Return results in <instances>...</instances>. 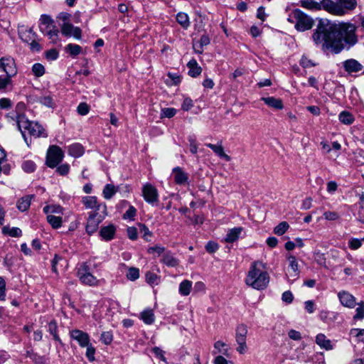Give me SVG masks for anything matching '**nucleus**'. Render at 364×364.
<instances>
[{"instance_id":"obj_5","label":"nucleus","mask_w":364,"mask_h":364,"mask_svg":"<svg viewBox=\"0 0 364 364\" xmlns=\"http://www.w3.org/2000/svg\"><path fill=\"white\" fill-rule=\"evenodd\" d=\"M356 0H328V13L338 16L346 15L355 9Z\"/></svg>"},{"instance_id":"obj_46","label":"nucleus","mask_w":364,"mask_h":364,"mask_svg":"<svg viewBox=\"0 0 364 364\" xmlns=\"http://www.w3.org/2000/svg\"><path fill=\"white\" fill-rule=\"evenodd\" d=\"M139 228V232L142 234V237L144 240L149 242L151 241V238L152 237V232L149 230V228L142 223H139L138 225Z\"/></svg>"},{"instance_id":"obj_21","label":"nucleus","mask_w":364,"mask_h":364,"mask_svg":"<svg viewBox=\"0 0 364 364\" xmlns=\"http://www.w3.org/2000/svg\"><path fill=\"white\" fill-rule=\"evenodd\" d=\"M116 230V226L113 224H109L101 228L100 235L103 240L109 241L114 238Z\"/></svg>"},{"instance_id":"obj_25","label":"nucleus","mask_w":364,"mask_h":364,"mask_svg":"<svg viewBox=\"0 0 364 364\" xmlns=\"http://www.w3.org/2000/svg\"><path fill=\"white\" fill-rule=\"evenodd\" d=\"M64 208L57 204H49L44 206L43 211L48 215H62L63 214Z\"/></svg>"},{"instance_id":"obj_55","label":"nucleus","mask_w":364,"mask_h":364,"mask_svg":"<svg viewBox=\"0 0 364 364\" xmlns=\"http://www.w3.org/2000/svg\"><path fill=\"white\" fill-rule=\"evenodd\" d=\"M168 77L170 80V82L166 80V83L169 85H176L181 82V77L176 73H168Z\"/></svg>"},{"instance_id":"obj_22","label":"nucleus","mask_w":364,"mask_h":364,"mask_svg":"<svg viewBox=\"0 0 364 364\" xmlns=\"http://www.w3.org/2000/svg\"><path fill=\"white\" fill-rule=\"evenodd\" d=\"M265 105L274 109L281 110L284 108L283 101L274 97H263L261 98Z\"/></svg>"},{"instance_id":"obj_50","label":"nucleus","mask_w":364,"mask_h":364,"mask_svg":"<svg viewBox=\"0 0 364 364\" xmlns=\"http://www.w3.org/2000/svg\"><path fill=\"white\" fill-rule=\"evenodd\" d=\"M58 326L57 323L54 321H50L48 323V331L53 335V338L57 341H60V339L58 335Z\"/></svg>"},{"instance_id":"obj_13","label":"nucleus","mask_w":364,"mask_h":364,"mask_svg":"<svg viewBox=\"0 0 364 364\" xmlns=\"http://www.w3.org/2000/svg\"><path fill=\"white\" fill-rule=\"evenodd\" d=\"M0 70L4 71L9 77L17 73V68L13 58L6 56L0 59Z\"/></svg>"},{"instance_id":"obj_31","label":"nucleus","mask_w":364,"mask_h":364,"mask_svg":"<svg viewBox=\"0 0 364 364\" xmlns=\"http://www.w3.org/2000/svg\"><path fill=\"white\" fill-rule=\"evenodd\" d=\"M33 196H26L20 198L17 202V208L20 211L27 210L30 205Z\"/></svg>"},{"instance_id":"obj_64","label":"nucleus","mask_w":364,"mask_h":364,"mask_svg":"<svg viewBox=\"0 0 364 364\" xmlns=\"http://www.w3.org/2000/svg\"><path fill=\"white\" fill-rule=\"evenodd\" d=\"M193 107V100L188 97H186L184 98L183 102L181 105V109L184 111H188Z\"/></svg>"},{"instance_id":"obj_24","label":"nucleus","mask_w":364,"mask_h":364,"mask_svg":"<svg viewBox=\"0 0 364 364\" xmlns=\"http://www.w3.org/2000/svg\"><path fill=\"white\" fill-rule=\"evenodd\" d=\"M223 354L227 357H230V348L227 343L222 341H218L214 343V350L213 355Z\"/></svg>"},{"instance_id":"obj_40","label":"nucleus","mask_w":364,"mask_h":364,"mask_svg":"<svg viewBox=\"0 0 364 364\" xmlns=\"http://www.w3.org/2000/svg\"><path fill=\"white\" fill-rule=\"evenodd\" d=\"M65 50L71 56L75 57L81 53L82 48L79 45L69 43L65 46Z\"/></svg>"},{"instance_id":"obj_59","label":"nucleus","mask_w":364,"mask_h":364,"mask_svg":"<svg viewBox=\"0 0 364 364\" xmlns=\"http://www.w3.org/2000/svg\"><path fill=\"white\" fill-rule=\"evenodd\" d=\"M323 218L327 220L334 221L338 220L340 218V215L335 211H326L323 213Z\"/></svg>"},{"instance_id":"obj_45","label":"nucleus","mask_w":364,"mask_h":364,"mask_svg":"<svg viewBox=\"0 0 364 364\" xmlns=\"http://www.w3.org/2000/svg\"><path fill=\"white\" fill-rule=\"evenodd\" d=\"M32 73L36 77H42L46 72L45 67L41 63H34L32 66Z\"/></svg>"},{"instance_id":"obj_34","label":"nucleus","mask_w":364,"mask_h":364,"mask_svg":"<svg viewBox=\"0 0 364 364\" xmlns=\"http://www.w3.org/2000/svg\"><path fill=\"white\" fill-rule=\"evenodd\" d=\"M18 35L21 39L28 43L32 40L33 34L31 28H28L25 26H21L18 28Z\"/></svg>"},{"instance_id":"obj_58","label":"nucleus","mask_w":364,"mask_h":364,"mask_svg":"<svg viewBox=\"0 0 364 364\" xmlns=\"http://www.w3.org/2000/svg\"><path fill=\"white\" fill-rule=\"evenodd\" d=\"M165 249L164 247L161 245H156L154 247H150L148 248L147 252L151 255H154L155 256H159L161 253L164 252Z\"/></svg>"},{"instance_id":"obj_38","label":"nucleus","mask_w":364,"mask_h":364,"mask_svg":"<svg viewBox=\"0 0 364 364\" xmlns=\"http://www.w3.org/2000/svg\"><path fill=\"white\" fill-rule=\"evenodd\" d=\"M141 319L148 325L153 323L154 321V314L151 309L144 310L141 313Z\"/></svg>"},{"instance_id":"obj_15","label":"nucleus","mask_w":364,"mask_h":364,"mask_svg":"<svg viewBox=\"0 0 364 364\" xmlns=\"http://www.w3.org/2000/svg\"><path fill=\"white\" fill-rule=\"evenodd\" d=\"M142 194L144 200L149 203L158 201V191L156 188L150 183H146L143 186Z\"/></svg>"},{"instance_id":"obj_47","label":"nucleus","mask_w":364,"mask_h":364,"mask_svg":"<svg viewBox=\"0 0 364 364\" xmlns=\"http://www.w3.org/2000/svg\"><path fill=\"white\" fill-rule=\"evenodd\" d=\"M289 225L287 222H282L277 225L274 229V232L277 235H283L289 229Z\"/></svg>"},{"instance_id":"obj_11","label":"nucleus","mask_w":364,"mask_h":364,"mask_svg":"<svg viewBox=\"0 0 364 364\" xmlns=\"http://www.w3.org/2000/svg\"><path fill=\"white\" fill-rule=\"evenodd\" d=\"M287 260L288 266L287 267L286 275L289 279L292 278V280L297 279L300 274L299 262L296 257L292 255H287Z\"/></svg>"},{"instance_id":"obj_39","label":"nucleus","mask_w":364,"mask_h":364,"mask_svg":"<svg viewBox=\"0 0 364 364\" xmlns=\"http://www.w3.org/2000/svg\"><path fill=\"white\" fill-rule=\"evenodd\" d=\"M162 262L168 267H176L178 264V259L171 252L164 255Z\"/></svg>"},{"instance_id":"obj_19","label":"nucleus","mask_w":364,"mask_h":364,"mask_svg":"<svg viewBox=\"0 0 364 364\" xmlns=\"http://www.w3.org/2000/svg\"><path fill=\"white\" fill-rule=\"evenodd\" d=\"M55 26V25L54 23V21L51 18L50 16L46 14L41 15L40 18L39 27L43 33H48L51 29H53Z\"/></svg>"},{"instance_id":"obj_14","label":"nucleus","mask_w":364,"mask_h":364,"mask_svg":"<svg viewBox=\"0 0 364 364\" xmlns=\"http://www.w3.org/2000/svg\"><path fill=\"white\" fill-rule=\"evenodd\" d=\"M60 31L62 34L67 37L73 36L76 39H80L82 36L81 29L68 22H64L60 26Z\"/></svg>"},{"instance_id":"obj_7","label":"nucleus","mask_w":364,"mask_h":364,"mask_svg":"<svg viewBox=\"0 0 364 364\" xmlns=\"http://www.w3.org/2000/svg\"><path fill=\"white\" fill-rule=\"evenodd\" d=\"M82 203L85 209L92 210V213H97L102 210L105 215H107L105 203H100L96 196H84L82 198Z\"/></svg>"},{"instance_id":"obj_53","label":"nucleus","mask_w":364,"mask_h":364,"mask_svg":"<svg viewBox=\"0 0 364 364\" xmlns=\"http://www.w3.org/2000/svg\"><path fill=\"white\" fill-rule=\"evenodd\" d=\"M358 306L355 309V314L353 316L354 320H362L364 318V303L358 304Z\"/></svg>"},{"instance_id":"obj_23","label":"nucleus","mask_w":364,"mask_h":364,"mask_svg":"<svg viewBox=\"0 0 364 364\" xmlns=\"http://www.w3.org/2000/svg\"><path fill=\"white\" fill-rule=\"evenodd\" d=\"M243 231V228L242 227H236L232 229H230L225 237L223 239V242L228 243H232L238 240L240 234Z\"/></svg>"},{"instance_id":"obj_8","label":"nucleus","mask_w":364,"mask_h":364,"mask_svg":"<svg viewBox=\"0 0 364 364\" xmlns=\"http://www.w3.org/2000/svg\"><path fill=\"white\" fill-rule=\"evenodd\" d=\"M299 5L310 11L316 12L323 10L328 13V0H321L320 1L315 0H300Z\"/></svg>"},{"instance_id":"obj_27","label":"nucleus","mask_w":364,"mask_h":364,"mask_svg":"<svg viewBox=\"0 0 364 364\" xmlns=\"http://www.w3.org/2000/svg\"><path fill=\"white\" fill-rule=\"evenodd\" d=\"M11 166L7 162L6 154L4 149L0 146V173L2 172L6 175L9 174Z\"/></svg>"},{"instance_id":"obj_37","label":"nucleus","mask_w":364,"mask_h":364,"mask_svg":"<svg viewBox=\"0 0 364 364\" xmlns=\"http://www.w3.org/2000/svg\"><path fill=\"white\" fill-rule=\"evenodd\" d=\"M2 232L5 235H9L13 237H19L22 235V231L20 228L16 227L4 226L2 229Z\"/></svg>"},{"instance_id":"obj_48","label":"nucleus","mask_w":364,"mask_h":364,"mask_svg":"<svg viewBox=\"0 0 364 364\" xmlns=\"http://www.w3.org/2000/svg\"><path fill=\"white\" fill-rule=\"evenodd\" d=\"M363 242L364 237L361 239L350 238L348 241V247H350V249L355 250L359 249L362 246Z\"/></svg>"},{"instance_id":"obj_43","label":"nucleus","mask_w":364,"mask_h":364,"mask_svg":"<svg viewBox=\"0 0 364 364\" xmlns=\"http://www.w3.org/2000/svg\"><path fill=\"white\" fill-rule=\"evenodd\" d=\"M339 120L344 124H351L354 122L353 116L348 112L343 111L339 114Z\"/></svg>"},{"instance_id":"obj_61","label":"nucleus","mask_w":364,"mask_h":364,"mask_svg":"<svg viewBox=\"0 0 364 364\" xmlns=\"http://www.w3.org/2000/svg\"><path fill=\"white\" fill-rule=\"evenodd\" d=\"M58 29L56 27V26L53 28V29H51L50 31L46 33V36H48V38L53 42L56 43L58 41Z\"/></svg>"},{"instance_id":"obj_16","label":"nucleus","mask_w":364,"mask_h":364,"mask_svg":"<svg viewBox=\"0 0 364 364\" xmlns=\"http://www.w3.org/2000/svg\"><path fill=\"white\" fill-rule=\"evenodd\" d=\"M70 334L72 339L76 341L82 348L87 346L90 343L89 335L82 331L74 329L70 332Z\"/></svg>"},{"instance_id":"obj_2","label":"nucleus","mask_w":364,"mask_h":364,"mask_svg":"<svg viewBox=\"0 0 364 364\" xmlns=\"http://www.w3.org/2000/svg\"><path fill=\"white\" fill-rule=\"evenodd\" d=\"M263 268L262 262H254L245 278L246 284L257 290L264 289L269 282V277Z\"/></svg>"},{"instance_id":"obj_1","label":"nucleus","mask_w":364,"mask_h":364,"mask_svg":"<svg viewBox=\"0 0 364 364\" xmlns=\"http://www.w3.org/2000/svg\"><path fill=\"white\" fill-rule=\"evenodd\" d=\"M319 24L314 31L312 38L316 45H321L323 49L339 53L349 50L358 42L356 34L357 26L349 22H340L331 27Z\"/></svg>"},{"instance_id":"obj_49","label":"nucleus","mask_w":364,"mask_h":364,"mask_svg":"<svg viewBox=\"0 0 364 364\" xmlns=\"http://www.w3.org/2000/svg\"><path fill=\"white\" fill-rule=\"evenodd\" d=\"M139 277V270L136 267H129L127 273V278L130 281H135Z\"/></svg>"},{"instance_id":"obj_42","label":"nucleus","mask_w":364,"mask_h":364,"mask_svg":"<svg viewBox=\"0 0 364 364\" xmlns=\"http://www.w3.org/2000/svg\"><path fill=\"white\" fill-rule=\"evenodd\" d=\"M26 109V105L23 102H18L16 106V113H9L7 117H10L11 119L14 120L16 122V117L20 114L24 115L23 112Z\"/></svg>"},{"instance_id":"obj_44","label":"nucleus","mask_w":364,"mask_h":364,"mask_svg":"<svg viewBox=\"0 0 364 364\" xmlns=\"http://www.w3.org/2000/svg\"><path fill=\"white\" fill-rule=\"evenodd\" d=\"M145 277L146 282L151 286L158 285L160 283V277L151 272H146Z\"/></svg>"},{"instance_id":"obj_56","label":"nucleus","mask_w":364,"mask_h":364,"mask_svg":"<svg viewBox=\"0 0 364 364\" xmlns=\"http://www.w3.org/2000/svg\"><path fill=\"white\" fill-rule=\"evenodd\" d=\"M101 341L105 345H109L113 340V335L110 331H105L101 334Z\"/></svg>"},{"instance_id":"obj_4","label":"nucleus","mask_w":364,"mask_h":364,"mask_svg":"<svg viewBox=\"0 0 364 364\" xmlns=\"http://www.w3.org/2000/svg\"><path fill=\"white\" fill-rule=\"evenodd\" d=\"M287 21L295 23V28L300 32L310 30L314 25V20L299 9L293 10L289 14Z\"/></svg>"},{"instance_id":"obj_20","label":"nucleus","mask_w":364,"mask_h":364,"mask_svg":"<svg viewBox=\"0 0 364 364\" xmlns=\"http://www.w3.org/2000/svg\"><path fill=\"white\" fill-rule=\"evenodd\" d=\"M172 175L174 181L178 185H186L188 183V174L180 167H176L172 171Z\"/></svg>"},{"instance_id":"obj_41","label":"nucleus","mask_w":364,"mask_h":364,"mask_svg":"<svg viewBox=\"0 0 364 364\" xmlns=\"http://www.w3.org/2000/svg\"><path fill=\"white\" fill-rule=\"evenodd\" d=\"M117 192V190L114 187V186L112 184H107L102 191V196L103 197L109 200L112 198V196L115 194Z\"/></svg>"},{"instance_id":"obj_29","label":"nucleus","mask_w":364,"mask_h":364,"mask_svg":"<svg viewBox=\"0 0 364 364\" xmlns=\"http://www.w3.org/2000/svg\"><path fill=\"white\" fill-rule=\"evenodd\" d=\"M210 43V38L207 35H203L200 39L197 42H193V46L195 51L198 53H202L203 47Z\"/></svg>"},{"instance_id":"obj_26","label":"nucleus","mask_w":364,"mask_h":364,"mask_svg":"<svg viewBox=\"0 0 364 364\" xmlns=\"http://www.w3.org/2000/svg\"><path fill=\"white\" fill-rule=\"evenodd\" d=\"M316 343L321 348L330 350L333 348L331 341L328 339L323 333H318L316 337Z\"/></svg>"},{"instance_id":"obj_33","label":"nucleus","mask_w":364,"mask_h":364,"mask_svg":"<svg viewBox=\"0 0 364 364\" xmlns=\"http://www.w3.org/2000/svg\"><path fill=\"white\" fill-rule=\"evenodd\" d=\"M47 222L53 229H58L62 227L63 218L61 215H48L46 216Z\"/></svg>"},{"instance_id":"obj_30","label":"nucleus","mask_w":364,"mask_h":364,"mask_svg":"<svg viewBox=\"0 0 364 364\" xmlns=\"http://www.w3.org/2000/svg\"><path fill=\"white\" fill-rule=\"evenodd\" d=\"M206 146L210 148L219 157L224 159L226 161H230V157L225 153L222 145L207 144Z\"/></svg>"},{"instance_id":"obj_10","label":"nucleus","mask_w":364,"mask_h":364,"mask_svg":"<svg viewBox=\"0 0 364 364\" xmlns=\"http://www.w3.org/2000/svg\"><path fill=\"white\" fill-rule=\"evenodd\" d=\"M77 276L80 281L85 285L97 286L99 284V280L90 272L86 264H82L78 269Z\"/></svg>"},{"instance_id":"obj_62","label":"nucleus","mask_w":364,"mask_h":364,"mask_svg":"<svg viewBox=\"0 0 364 364\" xmlns=\"http://www.w3.org/2000/svg\"><path fill=\"white\" fill-rule=\"evenodd\" d=\"M86 350V357L88 358L90 361L95 360V348L90 344V343L85 346Z\"/></svg>"},{"instance_id":"obj_3","label":"nucleus","mask_w":364,"mask_h":364,"mask_svg":"<svg viewBox=\"0 0 364 364\" xmlns=\"http://www.w3.org/2000/svg\"><path fill=\"white\" fill-rule=\"evenodd\" d=\"M16 119L18 128L23 137H25L26 131H28L31 135L35 137L47 136L45 129L38 122L29 121L25 115L23 114L16 116Z\"/></svg>"},{"instance_id":"obj_28","label":"nucleus","mask_w":364,"mask_h":364,"mask_svg":"<svg viewBox=\"0 0 364 364\" xmlns=\"http://www.w3.org/2000/svg\"><path fill=\"white\" fill-rule=\"evenodd\" d=\"M188 75L193 77H196L200 75L202 68L198 65L197 61L195 59L191 60L188 64Z\"/></svg>"},{"instance_id":"obj_57","label":"nucleus","mask_w":364,"mask_h":364,"mask_svg":"<svg viewBox=\"0 0 364 364\" xmlns=\"http://www.w3.org/2000/svg\"><path fill=\"white\" fill-rule=\"evenodd\" d=\"M136 213V208L134 206L130 205L129 207V209L123 215V218L125 220H133L134 219Z\"/></svg>"},{"instance_id":"obj_54","label":"nucleus","mask_w":364,"mask_h":364,"mask_svg":"<svg viewBox=\"0 0 364 364\" xmlns=\"http://www.w3.org/2000/svg\"><path fill=\"white\" fill-rule=\"evenodd\" d=\"M176 114V109L173 107H166L161 109V117L171 118Z\"/></svg>"},{"instance_id":"obj_32","label":"nucleus","mask_w":364,"mask_h":364,"mask_svg":"<svg viewBox=\"0 0 364 364\" xmlns=\"http://www.w3.org/2000/svg\"><path fill=\"white\" fill-rule=\"evenodd\" d=\"M192 289V282L185 279L182 281L178 287L179 294L182 296H188L190 294Z\"/></svg>"},{"instance_id":"obj_17","label":"nucleus","mask_w":364,"mask_h":364,"mask_svg":"<svg viewBox=\"0 0 364 364\" xmlns=\"http://www.w3.org/2000/svg\"><path fill=\"white\" fill-rule=\"evenodd\" d=\"M338 297L341 304L345 307L353 309L357 304L355 298L348 291H339Z\"/></svg>"},{"instance_id":"obj_9","label":"nucleus","mask_w":364,"mask_h":364,"mask_svg":"<svg viewBox=\"0 0 364 364\" xmlns=\"http://www.w3.org/2000/svg\"><path fill=\"white\" fill-rule=\"evenodd\" d=\"M63 152L57 146H51L47 152L46 164L50 168L55 167L63 159Z\"/></svg>"},{"instance_id":"obj_52","label":"nucleus","mask_w":364,"mask_h":364,"mask_svg":"<svg viewBox=\"0 0 364 364\" xmlns=\"http://www.w3.org/2000/svg\"><path fill=\"white\" fill-rule=\"evenodd\" d=\"M350 335L355 337L358 341L364 342V329L352 328Z\"/></svg>"},{"instance_id":"obj_18","label":"nucleus","mask_w":364,"mask_h":364,"mask_svg":"<svg viewBox=\"0 0 364 364\" xmlns=\"http://www.w3.org/2000/svg\"><path fill=\"white\" fill-rule=\"evenodd\" d=\"M343 68L348 74L358 73L363 70V65L357 60L350 58L343 62Z\"/></svg>"},{"instance_id":"obj_12","label":"nucleus","mask_w":364,"mask_h":364,"mask_svg":"<svg viewBox=\"0 0 364 364\" xmlns=\"http://www.w3.org/2000/svg\"><path fill=\"white\" fill-rule=\"evenodd\" d=\"M106 215H99L98 213H90L85 227L86 232L91 235L95 232L100 223L104 220Z\"/></svg>"},{"instance_id":"obj_60","label":"nucleus","mask_w":364,"mask_h":364,"mask_svg":"<svg viewBox=\"0 0 364 364\" xmlns=\"http://www.w3.org/2000/svg\"><path fill=\"white\" fill-rule=\"evenodd\" d=\"M77 111L80 115H86L90 111V106L85 102H81L77 106Z\"/></svg>"},{"instance_id":"obj_6","label":"nucleus","mask_w":364,"mask_h":364,"mask_svg":"<svg viewBox=\"0 0 364 364\" xmlns=\"http://www.w3.org/2000/svg\"><path fill=\"white\" fill-rule=\"evenodd\" d=\"M247 332L248 329L246 325L241 323L237 326L235 329V341L237 344L236 350L240 355L246 353L248 349L247 345Z\"/></svg>"},{"instance_id":"obj_36","label":"nucleus","mask_w":364,"mask_h":364,"mask_svg":"<svg viewBox=\"0 0 364 364\" xmlns=\"http://www.w3.org/2000/svg\"><path fill=\"white\" fill-rule=\"evenodd\" d=\"M176 21L184 29H187L190 26L189 17L186 13L179 12L176 15Z\"/></svg>"},{"instance_id":"obj_63","label":"nucleus","mask_w":364,"mask_h":364,"mask_svg":"<svg viewBox=\"0 0 364 364\" xmlns=\"http://www.w3.org/2000/svg\"><path fill=\"white\" fill-rule=\"evenodd\" d=\"M127 236L132 240H136L138 237V230L135 227H129L127 230Z\"/></svg>"},{"instance_id":"obj_51","label":"nucleus","mask_w":364,"mask_h":364,"mask_svg":"<svg viewBox=\"0 0 364 364\" xmlns=\"http://www.w3.org/2000/svg\"><path fill=\"white\" fill-rule=\"evenodd\" d=\"M22 169L26 173H33L36 168V164L30 160L23 162L21 165Z\"/></svg>"},{"instance_id":"obj_35","label":"nucleus","mask_w":364,"mask_h":364,"mask_svg":"<svg viewBox=\"0 0 364 364\" xmlns=\"http://www.w3.org/2000/svg\"><path fill=\"white\" fill-rule=\"evenodd\" d=\"M68 153L70 156L75 158L81 156L84 153V149L80 144H74L68 147Z\"/></svg>"}]
</instances>
